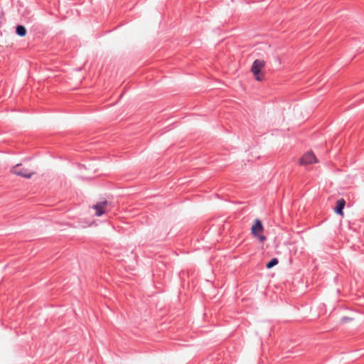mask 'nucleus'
I'll use <instances>...</instances> for the list:
<instances>
[{
	"label": "nucleus",
	"mask_w": 364,
	"mask_h": 364,
	"mask_svg": "<svg viewBox=\"0 0 364 364\" xmlns=\"http://www.w3.org/2000/svg\"><path fill=\"white\" fill-rule=\"evenodd\" d=\"M11 173L24 178H31V176L36 173V171L26 167L22 164H18L11 168Z\"/></svg>",
	"instance_id": "obj_1"
},
{
	"label": "nucleus",
	"mask_w": 364,
	"mask_h": 364,
	"mask_svg": "<svg viewBox=\"0 0 364 364\" xmlns=\"http://www.w3.org/2000/svg\"><path fill=\"white\" fill-rule=\"evenodd\" d=\"M264 66V60L259 59L254 60L251 67V72L253 73L256 80L261 82L264 79V74L262 73V69Z\"/></svg>",
	"instance_id": "obj_2"
},
{
	"label": "nucleus",
	"mask_w": 364,
	"mask_h": 364,
	"mask_svg": "<svg viewBox=\"0 0 364 364\" xmlns=\"http://www.w3.org/2000/svg\"><path fill=\"white\" fill-rule=\"evenodd\" d=\"M263 230L264 228L262 222L259 219H257L252 227L251 232L253 236L257 237L261 242L266 240V237L262 235Z\"/></svg>",
	"instance_id": "obj_3"
},
{
	"label": "nucleus",
	"mask_w": 364,
	"mask_h": 364,
	"mask_svg": "<svg viewBox=\"0 0 364 364\" xmlns=\"http://www.w3.org/2000/svg\"><path fill=\"white\" fill-rule=\"evenodd\" d=\"M318 162V159L313 151H310L303 154L299 160V164L300 166H308L310 164H316Z\"/></svg>",
	"instance_id": "obj_4"
},
{
	"label": "nucleus",
	"mask_w": 364,
	"mask_h": 364,
	"mask_svg": "<svg viewBox=\"0 0 364 364\" xmlns=\"http://www.w3.org/2000/svg\"><path fill=\"white\" fill-rule=\"evenodd\" d=\"M107 204V201L106 200L103 201H100L97 203L96 204L93 205L92 208L96 210L95 215L96 216H101L105 213V207Z\"/></svg>",
	"instance_id": "obj_5"
},
{
	"label": "nucleus",
	"mask_w": 364,
	"mask_h": 364,
	"mask_svg": "<svg viewBox=\"0 0 364 364\" xmlns=\"http://www.w3.org/2000/svg\"><path fill=\"white\" fill-rule=\"evenodd\" d=\"M346 205V200L343 198L339 199L336 201V205L334 208V211L340 215H343V208Z\"/></svg>",
	"instance_id": "obj_6"
},
{
	"label": "nucleus",
	"mask_w": 364,
	"mask_h": 364,
	"mask_svg": "<svg viewBox=\"0 0 364 364\" xmlns=\"http://www.w3.org/2000/svg\"><path fill=\"white\" fill-rule=\"evenodd\" d=\"M26 28L23 25H18L16 27V33L18 36H21V37H23L26 35Z\"/></svg>",
	"instance_id": "obj_7"
},
{
	"label": "nucleus",
	"mask_w": 364,
	"mask_h": 364,
	"mask_svg": "<svg viewBox=\"0 0 364 364\" xmlns=\"http://www.w3.org/2000/svg\"><path fill=\"white\" fill-rule=\"evenodd\" d=\"M279 263V260L277 258H272L269 262L266 264V267L267 269H271Z\"/></svg>",
	"instance_id": "obj_8"
},
{
	"label": "nucleus",
	"mask_w": 364,
	"mask_h": 364,
	"mask_svg": "<svg viewBox=\"0 0 364 364\" xmlns=\"http://www.w3.org/2000/svg\"><path fill=\"white\" fill-rule=\"evenodd\" d=\"M350 318H348V317H346V316H344V317H343V318H341V321H342V322H343V323H346V322H347L348 321H350Z\"/></svg>",
	"instance_id": "obj_9"
}]
</instances>
